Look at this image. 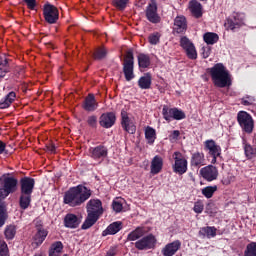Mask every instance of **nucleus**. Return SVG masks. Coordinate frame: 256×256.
Instances as JSON below:
<instances>
[{
	"mask_svg": "<svg viewBox=\"0 0 256 256\" xmlns=\"http://www.w3.org/2000/svg\"><path fill=\"white\" fill-rule=\"evenodd\" d=\"M88 216L82 225V229H90L99 220V216L103 213V204L99 199H92L87 203Z\"/></svg>",
	"mask_w": 256,
	"mask_h": 256,
	"instance_id": "obj_3",
	"label": "nucleus"
},
{
	"mask_svg": "<svg viewBox=\"0 0 256 256\" xmlns=\"http://www.w3.org/2000/svg\"><path fill=\"white\" fill-rule=\"evenodd\" d=\"M209 55H211V48L209 47H203L202 48V57L204 59H207V57H209Z\"/></svg>",
	"mask_w": 256,
	"mask_h": 256,
	"instance_id": "obj_55",
	"label": "nucleus"
},
{
	"mask_svg": "<svg viewBox=\"0 0 256 256\" xmlns=\"http://www.w3.org/2000/svg\"><path fill=\"white\" fill-rule=\"evenodd\" d=\"M151 74L147 73L144 76L140 77V79L138 80V86L140 89H151Z\"/></svg>",
	"mask_w": 256,
	"mask_h": 256,
	"instance_id": "obj_32",
	"label": "nucleus"
},
{
	"mask_svg": "<svg viewBox=\"0 0 256 256\" xmlns=\"http://www.w3.org/2000/svg\"><path fill=\"white\" fill-rule=\"evenodd\" d=\"M145 138L148 141L149 145H153V143H155V139H157V133L155 132V129L150 126L146 127Z\"/></svg>",
	"mask_w": 256,
	"mask_h": 256,
	"instance_id": "obj_35",
	"label": "nucleus"
},
{
	"mask_svg": "<svg viewBox=\"0 0 256 256\" xmlns=\"http://www.w3.org/2000/svg\"><path fill=\"white\" fill-rule=\"evenodd\" d=\"M107 57V49L105 48H98L94 52V59L101 61V59H105Z\"/></svg>",
	"mask_w": 256,
	"mask_h": 256,
	"instance_id": "obj_44",
	"label": "nucleus"
},
{
	"mask_svg": "<svg viewBox=\"0 0 256 256\" xmlns=\"http://www.w3.org/2000/svg\"><path fill=\"white\" fill-rule=\"evenodd\" d=\"M63 252V242L56 241L51 244L49 249V256H59Z\"/></svg>",
	"mask_w": 256,
	"mask_h": 256,
	"instance_id": "obj_33",
	"label": "nucleus"
},
{
	"mask_svg": "<svg viewBox=\"0 0 256 256\" xmlns=\"http://www.w3.org/2000/svg\"><path fill=\"white\" fill-rule=\"evenodd\" d=\"M87 123L90 127H95L97 125V116L88 117Z\"/></svg>",
	"mask_w": 256,
	"mask_h": 256,
	"instance_id": "obj_54",
	"label": "nucleus"
},
{
	"mask_svg": "<svg viewBox=\"0 0 256 256\" xmlns=\"http://www.w3.org/2000/svg\"><path fill=\"white\" fill-rule=\"evenodd\" d=\"M26 3L28 9H31L32 11L37 7V0H24Z\"/></svg>",
	"mask_w": 256,
	"mask_h": 256,
	"instance_id": "obj_53",
	"label": "nucleus"
},
{
	"mask_svg": "<svg viewBox=\"0 0 256 256\" xmlns=\"http://www.w3.org/2000/svg\"><path fill=\"white\" fill-rule=\"evenodd\" d=\"M97 107H99V104H97L95 96L93 94H89L84 101L83 109H85V111L93 112L96 111Z\"/></svg>",
	"mask_w": 256,
	"mask_h": 256,
	"instance_id": "obj_27",
	"label": "nucleus"
},
{
	"mask_svg": "<svg viewBox=\"0 0 256 256\" xmlns=\"http://www.w3.org/2000/svg\"><path fill=\"white\" fill-rule=\"evenodd\" d=\"M138 65L141 69H147V67L151 65V60L149 59V56L145 54L138 55Z\"/></svg>",
	"mask_w": 256,
	"mask_h": 256,
	"instance_id": "obj_39",
	"label": "nucleus"
},
{
	"mask_svg": "<svg viewBox=\"0 0 256 256\" xmlns=\"http://www.w3.org/2000/svg\"><path fill=\"white\" fill-rule=\"evenodd\" d=\"M89 197H91V189L83 185H78L70 188L64 194V203L65 205H69V207H79V205H83Z\"/></svg>",
	"mask_w": 256,
	"mask_h": 256,
	"instance_id": "obj_1",
	"label": "nucleus"
},
{
	"mask_svg": "<svg viewBox=\"0 0 256 256\" xmlns=\"http://www.w3.org/2000/svg\"><path fill=\"white\" fill-rule=\"evenodd\" d=\"M155 245H157V238L153 234H148L135 242V247L138 251H149V249H155Z\"/></svg>",
	"mask_w": 256,
	"mask_h": 256,
	"instance_id": "obj_6",
	"label": "nucleus"
},
{
	"mask_svg": "<svg viewBox=\"0 0 256 256\" xmlns=\"http://www.w3.org/2000/svg\"><path fill=\"white\" fill-rule=\"evenodd\" d=\"M7 73H9V64L7 59L0 57V79H3Z\"/></svg>",
	"mask_w": 256,
	"mask_h": 256,
	"instance_id": "obj_40",
	"label": "nucleus"
},
{
	"mask_svg": "<svg viewBox=\"0 0 256 256\" xmlns=\"http://www.w3.org/2000/svg\"><path fill=\"white\" fill-rule=\"evenodd\" d=\"M162 115L165 121L168 122L173 121V119H175L176 121H181V119H185V112L177 108H168L167 106L163 107Z\"/></svg>",
	"mask_w": 256,
	"mask_h": 256,
	"instance_id": "obj_10",
	"label": "nucleus"
},
{
	"mask_svg": "<svg viewBox=\"0 0 256 256\" xmlns=\"http://www.w3.org/2000/svg\"><path fill=\"white\" fill-rule=\"evenodd\" d=\"M244 256H256V242L247 244Z\"/></svg>",
	"mask_w": 256,
	"mask_h": 256,
	"instance_id": "obj_42",
	"label": "nucleus"
},
{
	"mask_svg": "<svg viewBox=\"0 0 256 256\" xmlns=\"http://www.w3.org/2000/svg\"><path fill=\"white\" fill-rule=\"evenodd\" d=\"M163 170V158L159 155L154 156L150 165L151 175H159V172Z\"/></svg>",
	"mask_w": 256,
	"mask_h": 256,
	"instance_id": "obj_21",
	"label": "nucleus"
},
{
	"mask_svg": "<svg viewBox=\"0 0 256 256\" xmlns=\"http://www.w3.org/2000/svg\"><path fill=\"white\" fill-rule=\"evenodd\" d=\"M43 15L45 21L48 22L50 25H53L59 21V10L52 4H45L43 8Z\"/></svg>",
	"mask_w": 256,
	"mask_h": 256,
	"instance_id": "obj_7",
	"label": "nucleus"
},
{
	"mask_svg": "<svg viewBox=\"0 0 256 256\" xmlns=\"http://www.w3.org/2000/svg\"><path fill=\"white\" fill-rule=\"evenodd\" d=\"M81 225V219L75 214H67L64 218V226L68 229H77Z\"/></svg>",
	"mask_w": 256,
	"mask_h": 256,
	"instance_id": "obj_22",
	"label": "nucleus"
},
{
	"mask_svg": "<svg viewBox=\"0 0 256 256\" xmlns=\"http://www.w3.org/2000/svg\"><path fill=\"white\" fill-rule=\"evenodd\" d=\"M147 228L145 227H137L135 230L130 232L127 236L128 241H139L141 237H145L147 235Z\"/></svg>",
	"mask_w": 256,
	"mask_h": 256,
	"instance_id": "obj_24",
	"label": "nucleus"
},
{
	"mask_svg": "<svg viewBox=\"0 0 256 256\" xmlns=\"http://www.w3.org/2000/svg\"><path fill=\"white\" fill-rule=\"evenodd\" d=\"M121 117H122V127L127 131V133H130V135H133L137 128L135 127V124L131 119H129V116L127 115V112L125 110L121 111Z\"/></svg>",
	"mask_w": 256,
	"mask_h": 256,
	"instance_id": "obj_19",
	"label": "nucleus"
},
{
	"mask_svg": "<svg viewBox=\"0 0 256 256\" xmlns=\"http://www.w3.org/2000/svg\"><path fill=\"white\" fill-rule=\"evenodd\" d=\"M112 208L115 213H121L123 211V202L121 200H114L112 203Z\"/></svg>",
	"mask_w": 256,
	"mask_h": 256,
	"instance_id": "obj_47",
	"label": "nucleus"
},
{
	"mask_svg": "<svg viewBox=\"0 0 256 256\" xmlns=\"http://www.w3.org/2000/svg\"><path fill=\"white\" fill-rule=\"evenodd\" d=\"M5 221H7V210H5L3 205H0V227L5 225Z\"/></svg>",
	"mask_w": 256,
	"mask_h": 256,
	"instance_id": "obj_48",
	"label": "nucleus"
},
{
	"mask_svg": "<svg viewBox=\"0 0 256 256\" xmlns=\"http://www.w3.org/2000/svg\"><path fill=\"white\" fill-rule=\"evenodd\" d=\"M180 135H181V132H179V130H174L169 135V140L171 141V143H175V141H177V139H179Z\"/></svg>",
	"mask_w": 256,
	"mask_h": 256,
	"instance_id": "obj_52",
	"label": "nucleus"
},
{
	"mask_svg": "<svg viewBox=\"0 0 256 256\" xmlns=\"http://www.w3.org/2000/svg\"><path fill=\"white\" fill-rule=\"evenodd\" d=\"M1 181L0 199H5L6 197H9L11 193H15V191H17V185L19 182L15 177L10 174H4Z\"/></svg>",
	"mask_w": 256,
	"mask_h": 256,
	"instance_id": "obj_4",
	"label": "nucleus"
},
{
	"mask_svg": "<svg viewBox=\"0 0 256 256\" xmlns=\"http://www.w3.org/2000/svg\"><path fill=\"white\" fill-rule=\"evenodd\" d=\"M15 235H17V228L15 225H8L4 229V237L7 241H13L15 239Z\"/></svg>",
	"mask_w": 256,
	"mask_h": 256,
	"instance_id": "obj_34",
	"label": "nucleus"
},
{
	"mask_svg": "<svg viewBox=\"0 0 256 256\" xmlns=\"http://www.w3.org/2000/svg\"><path fill=\"white\" fill-rule=\"evenodd\" d=\"M244 153L247 159H253L256 156V147L251 146V144L244 142L243 143Z\"/></svg>",
	"mask_w": 256,
	"mask_h": 256,
	"instance_id": "obj_38",
	"label": "nucleus"
},
{
	"mask_svg": "<svg viewBox=\"0 0 256 256\" xmlns=\"http://www.w3.org/2000/svg\"><path fill=\"white\" fill-rule=\"evenodd\" d=\"M205 151L212 157L211 163H217V157H221V146L217 145L214 140H206L204 142Z\"/></svg>",
	"mask_w": 256,
	"mask_h": 256,
	"instance_id": "obj_9",
	"label": "nucleus"
},
{
	"mask_svg": "<svg viewBox=\"0 0 256 256\" xmlns=\"http://www.w3.org/2000/svg\"><path fill=\"white\" fill-rule=\"evenodd\" d=\"M204 209H205V205L203 204V202H201V201L195 202L194 207H193L194 212H196L198 215H200V213H203Z\"/></svg>",
	"mask_w": 256,
	"mask_h": 256,
	"instance_id": "obj_49",
	"label": "nucleus"
},
{
	"mask_svg": "<svg viewBox=\"0 0 256 256\" xmlns=\"http://www.w3.org/2000/svg\"><path fill=\"white\" fill-rule=\"evenodd\" d=\"M47 235H49V231L41 226L37 227V232L34 235V243L37 245V247L43 244V241L47 239Z\"/></svg>",
	"mask_w": 256,
	"mask_h": 256,
	"instance_id": "obj_25",
	"label": "nucleus"
},
{
	"mask_svg": "<svg viewBox=\"0 0 256 256\" xmlns=\"http://www.w3.org/2000/svg\"><path fill=\"white\" fill-rule=\"evenodd\" d=\"M173 158L175 160L173 165L174 173L178 175L187 173V160L183 158V154H181V152H174Z\"/></svg>",
	"mask_w": 256,
	"mask_h": 256,
	"instance_id": "obj_11",
	"label": "nucleus"
},
{
	"mask_svg": "<svg viewBox=\"0 0 256 256\" xmlns=\"http://www.w3.org/2000/svg\"><path fill=\"white\" fill-rule=\"evenodd\" d=\"M199 236L202 237V239H205V237H207V239H213V237L217 236V228L213 226L200 228Z\"/></svg>",
	"mask_w": 256,
	"mask_h": 256,
	"instance_id": "obj_28",
	"label": "nucleus"
},
{
	"mask_svg": "<svg viewBox=\"0 0 256 256\" xmlns=\"http://www.w3.org/2000/svg\"><path fill=\"white\" fill-rule=\"evenodd\" d=\"M115 121V114L113 112H110L102 114L99 123L101 127H104L105 129H110V127L115 125Z\"/></svg>",
	"mask_w": 256,
	"mask_h": 256,
	"instance_id": "obj_20",
	"label": "nucleus"
},
{
	"mask_svg": "<svg viewBox=\"0 0 256 256\" xmlns=\"http://www.w3.org/2000/svg\"><path fill=\"white\" fill-rule=\"evenodd\" d=\"M217 191V185L214 186H206L202 189V195L206 197V199H211L215 192Z\"/></svg>",
	"mask_w": 256,
	"mask_h": 256,
	"instance_id": "obj_41",
	"label": "nucleus"
},
{
	"mask_svg": "<svg viewBox=\"0 0 256 256\" xmlns=\"http://www.w3.org/2000/svg\"><path fill=\"white\" fill-rule=\"evenodd\" d=\"M146 18L150 23H161V16L157 13V2L151 0L146 8Z\"/></svg>",
	"mask_w": 256,
	"mask_h": 256,
	"instance_id": "obj_14",
	"label": "nucleus"
},
{
	"mask_svg": "<svg viewBox=\"0 0 256 256\" xmlns=\"http://www.w3.org/2000/svg\"><path fill=\"white\" fill-rule=\"evenodd\" d=\"M20 209H29V205H31V195L30 194H20L19 199Z\"/></svg>",
	"mask_w": 256,
	"mask_h": 256,
	"instance_id": "obj_37",
	"label": "nucleus"
},
{
	"mask_svg": "<svg viewBox=\"0 0 256 256\" xmlns=\"http://www.w3.org/2000/svg\"><path fill=\"white\" fill-rule=\"evenodd\" d=\"M237 121L244 133H253L255 123L253 122V117H251L249 113L240 111L237 115Z\"/></svg>",
	"mask_w": 256,
	"mask_h": 256,
	"instance_id": "obj_5",
	"label": "nucleus"
},
{
	"mask_svg": "<svg viewBox=\"0 0 256 256\" xmlns=\"http://www.w3.org/2000/svg\"><path fill=\"white\" fill-rule=\"evenodd\" d=\"M203 39L207 45H215L219 41V35L213 32H207L203 35Z\"/></svg>",
	"mask_w": 256,
	"mask_h": 256,
	"instance_id": "obj_36",
	"label": "nucleus"
},
{
	"mask_svg": "<svg viewBox=\"0 0 256 256\" xmlns=\"http://www.w3.org/2000/svg\"><path fill=\"white\" fill-rule=\"evenodd\" d=\"M210 75L215 87L223 89L231 85V76L229 75V71L222 63H218L210 68Z\"/></svg>",
	"mask_w": 256,
	"mask_h": 256,
	"instance_id": "obj_2",
	"label": "nucleus"
},
{
	"mask_svg": "<svg viewBox=\"0 0 256 256\" xmlns=\"http://www.w3.org/2000/svg\"><path fill=\"white\" fill-rule=\"evenodd\" d=\"M0 256H9V247L4 240H0Z\"/></svg>",
	"mask_w": 256,
	"mask_h": 256,
	"instance_id": "obj_46",
	"label": "nucleus"
},
{
	"mask_svg": "<svg viewBox=\"0 0 256 256\" xmlns=\"http://www.w3.org/2000/svg\"><path fill=\"white\" fill-rule=\"evenodd\" d=\"M20 185H21L20 194L32 195L33 189L35 188V179L29 178V177L22 178L20 181Z\"/></svg>",
	"mask_w": 256,
	"mask_h": 256,
	"instance_id": "obj_16",
	"label": "nucleus"
},
{
	"mask_svg": "<svg viewBox=\"0 0 256 256\" xmlns=\"http://www.w3.org/2000/svg\"><path fill=\"white\" fill-rule=\"evenodd\" d=\"M121 222H114L110 224L104 231L103 236L105 235H116V233H119L121 231Z\"/></svg>",
	"mask_w": 256,
	"mask_h": 256,
	"instance_id": "obj_31",
	"label": "nucleus"
},
{
	"mask_svg": "<svg viewBox=\"0 0 256 256\" xmlns=\"http://www.w3.org/2000/svg\"><path fill=\"white\" fill-rule=\"evenodd\" d=\"M107 255H108V256H115V249H110V250L107 252Z\"/></svg>",
	"mask_w": 256,
	"mask_h": 256,
	"instance_id": "obj_58",
	"label": "nucleus"
},
{
	"mask_svg": "<svg viewBox=\"0 0 256 256\" xmlns=\"http://www.w3.org/2000/svg\"><path fill=\"white\" fill-rule=\"evenodd\" d=\"M181 249V241L175 240L171 243L166 244L162 250L161 253L163 256H173L177 251Z\"/></svg>",
	"mask_w": 256,
	"mask_h": 256,
	"instance_id": "obj_18",
	"label": "nucleus"
},
{
	"mask_svg": "<svg viewBox=\"0 0 256 256\" xmlns=\"http://www.w3.org/2000/svg\"><path fill=\"white\" fill-rule=\"evenodd\" d=\"M56 149L57 147L53 143H49L48 145H46V151H48V153H56Z\"/></svg>",
	"mask_w": 256,
	"mask_h": 256,
	"instance_id": "obj_56",
	"label": "nucleus"
},
{
	"mask_svg": "<svg viewBox=\"0 0 256 256\" xmlns=\"http://www.w3.org/2000/svg\"><path fill=\"white\" fill-rule=\"evenodd\" d=\"M89 155L95 161H103L107 157L105 146H96L89 149Z\"/></svg>",
	"mask_w": 256,
	"mask_h": 256,
	"instance_id": "obj_17",
	"label": "nucleus"
},
{
	"mask_svg": "<svg viewBox=\"0 0 256 256\" xmlns=\"http://www.w3.org/2000/svg\"><path fill=\"white\" fill-rule=\"evenodd\" d=\"M191 165L192 167H201V165H205V155L200 152L192 154Z\"/></svg>",
	"mask_w": 256,
	"mask_h": 256,
	"instance_id": "obj_30",
	"label": "nucleus"
},
{
	"mask_svg": "<svg viewBox=\"0 0 256 256\" xmlns=\"http://www.w3.org/2000/svg\"><path fill=\"white\" fill-rule=\"evenodd\" d=\"M190 13L197 19L203 15V6L197 0H192L189 3Z\"/></svg>",
	"mask_w": 256,
	"mask_h": 256,
	"instance_id": "obj_26",
	"label": "nucleus"
},
{
	"mask_svg": "<svg viewBox=\"0 0 256 256\" xmlns=\"http://www.w3.org/2000/svg\"><path fill=\"white\" fill-rule=\"evenodd\" d=\"M180 47H182L188 59H197V48H195V44H193V42L189 40V38H187L186 36L181 37Z\"/></svg>",
	"mask_w": 256,
	"mask_h": 256,
	"instance_id": "obj_8",
	"label": "nucleus"
},
{
	"mask_svg": "<svg viewBox=\"0 0 256 256\" xmlns=\"http://www.w3.org/2000/svg\"><path fill=\"white\" fill-rule=\"evenodd\" d=\"M255 98L253 96H246L242 99V105L249 107V105H254Z\"/></svg>",
	"mask_w": 256,
	"mask_h": 256,
	"instance_id": "obj_50",
	"label": "nucleus"
},
{
	"mask_svg": "<svg viewBox=\"0 0 256 256\" xmlns=\"http://www.w3.org/2000/svg\"><path fill=\"white\" fill-rule=\"evenodd\" d=\"M235 181V176L228 174L227 176H224L222 179L223 185H231Z\"/></svg>",
	"mask_w": 256,
	"mask_h": 256,
	"instance_id": "obj_51",
	"label": "nucleus"
},
{
	"mask_svg": "<svg viewBox=\"0 0 256 256\" xmlns=\"http://www.w3.org/2000/svg\"><path fill=\"white\" fill-rule=\"evenodd\" d=\"M17 97V94L15 92L8 93L4 98L0 100V109H8V107H11V103L15 101Z\"/></svg>",
	"mask_w": 256,
	"mask_h": 256,
	"instance_id": "obj_29",
	"label": "nucleus"
},
{
	"mask_svg": "<svg viewBox=\"0 0 256 256\" xmlns=\"http://www.w3.org/2000/svg\"><path fill=\"white\" fill-rule=\"evenodd\" d=\"M160 40H161V34L159 32H154L150 34L148 37V41L150 45H158Z\"/></svg>",
	"mask_w": 256,
	"mask_h": 256,
	"instance_id": "obj_45",
	"label": "nucleus"
},
{
	"mask_svg": "<svg viewBox=\"0 0 256 256\" xmlns=\"http://www.w3.org/2000/svg\"><path fill=\"white\" fill-rule=\"evenodd\" d=\"M200 175L205 181H215L219 177V170L213 165H208L200 170Z\"/></svg>",
	"mask_w": 256,
	"mask_h": 256,
	"instance_id": "obj_15",
	"label": "nucleus"
},
{
	"mask_svg": "<svg viewBox=\"0 0 256 256\" xmlns=\"http://www.w3.org/2000/svg\"><path fill=\"white\" fill-rule=\"evenodd\" d=\"M127 3H129V0H112V5H114L116 9H119V11L126 9Z\"/></svg>",
	"mask_w": 256,
	"mask_h": 256,
	"instance_id": "obj_43",
	"label": "nucleus"
},
{
	"mask_svg": "<svg viewBox=\"0 0 256 256\" xmlns=\"http://www.w3.org/2000/svg\"><path fill=\"white\" fill-rule=\"evenodd\" d=\"M5 151V143L3 141H0V155Z\"/></svg>",
	"mask_w": 256,
	"mask_h": 256,
	"instance_id": "obj_57",
	"label": "nucleus"
},
{
	"mask_svg": "<svg viewBox=\"0 0 256 256\" xmlns=\"http://www.w3.org/2000/svg\"><path fill=\"white\" fill-rule=\"evenodd\" d=\"M243 21H245V14L234 12L232 16L227 20L225 26L230 31H235V29H239L241 25H243Z\"/></svg>",
	"mask_w": 256,
	"mask_h": 256,
	"instance_id": "obj_13",
	"label": "nucleus"
},
{
	"mask_svg": "<svg viewBox=\"0 0 256 256\" xmlns=\"http://www.w3.org/2000/svg\"><path fill=\"white\" fill-rule=\"evenodd\" d=\"M133 59V53L128 52L123 64V73L126 81H132V79H135V74L133 73Z\"/></svg>",
	"mask_w": 256,
	"mask_h": 256,
	"instance_id": "obj_12",
	"label": "nucleus"
},
{
	"mask_svg": "<svg viewBox=\"0 0 256 256\" xmlns=\"http://www.w3.org/2000/svg\"><path fill=\"white\" fill-rule=\"evenodd\" d=\"M174 31L176 33H185L187 31V19L185 16H177L174 19Z\"/></svg>",
	"mask_w": 256,
	"mask_h": 256,
	"instance_id": "obj_23",
	"label": "nucleus"
}]
</instances>
